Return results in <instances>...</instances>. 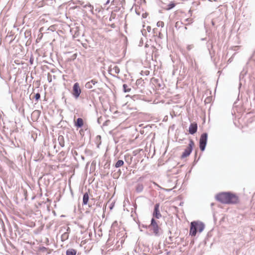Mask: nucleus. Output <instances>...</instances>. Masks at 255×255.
<instances>
[{
	"label": "nucleus",
	"instance_id": "f257e3e1",
	"mask_svg": "<svg viewBox=\"0 0 255 255\" xmlns=\"http://www.w3.org/2000/svg\"><path fill=\"white\" fill-rule=\"evenodd\" d=\"M216 198L223 204H236L239 202V197L231 192L220 193L216 195Z\"/></svg>",
	"mask_w": 255,
	"mask_h": 255
},
{
	"label": "nucleus",
	"instance_id": "f03ea898",
	"mask_svg": "<svg viewBox=\"0 0 255 255\" xmlns=\"http://www.w3.org/2000/svg\"><path fill=\"white\" fill-rule=\"evenodd\" d=\"M205 228V225L202 222L193 221L190 224L189 235L195 236L197 232L201 233Z\"/></svg>",
	"mask_w": 255,
	"mask_h": 255
},
{
	"label": "nucleus",
	"instance_id": "7ed1b4c3",
	"mask_svg": "<svg viewBox=\"0 0 255 255\" xmlns=\"http://www.w3.org/2000/svg\"><path fill=\"white\" fill-rule=\"evenodd\" d=\"M160 229V228L156 221L154 218H152L151 220L150 224L148 225V230H149V231H151L154 236L159 237L160 235L159 233Z\"/></svg>",
	"mask_w": 255,
	"mask_h": 255
},
{
	"label": "nucleus",
	"instance_id": "20e7f679",
	"mask_svg": "<svg viewBox=\"0 0 255 255\" xmlns=\"http://www.w3.org/2000/svg\"><path fill=\"white\" fill-rule=\"evenodd\" d=\"M208 140V133L203 132L200 137L199 139V148L202 151H204L205 149Z\"/></svg>",
	"mask_w": 255,
	"mask_h": 255
},
{
	"label": "nucleus",
	"instance_id": "39448f33",
	"mask_svg": "<svg viewBox=\"0 0 255 255\" xmlns=\"http://www.w3.org/2000/svg\"><path fill=\"white\" fill-rule=\"evenodd\" d=\"M194 146V142L192 139H190L189 140V143L187 147V148L184 150V152L182 153L181 158H184L190 155L192 151L193 150V146Z\"/></svg>",
	"mask_w": 255,
	"mask_h": 255
},
{
	"label": "nucleus",
	"instance_id": "423d86ee",
	"mask_svg": "<svg viewBox=\"0 0 255 255\" xmlns=\"http://www.w3.org/2000/svg\"><path fill=\"white\" fill-rule=\"evenodd\" d=\"M82 92L79 84L75 83L73 86L72 94L75 99H78Z\"/></svg>",
	"mask_w": 255,
	"mask_h": 255
},
{
	"label": "nucleus",
	"instance_id": "0eeeda50",
	"mask_svg": "<svg viewBox=\"0 0 255 255\" xmlns=\"http://www.w3.org/2000/svg\"><path fill=\"white\" fill-rule=\"evenodd\" d=\"M152 216L153 218L158 219L161 217L162 215L159 211V203H156L155 204Z\"/></svg>",
	"mask_w": 255,
	"mask_h": 255
},
{
	"label": "nucleus",
	"instance_id": "6e6552de",
	"mask_svg": "<svg viewBox=\"0 0 255 255\" xmlns=\"http://www.w3.org/2000/svg\"><path fill=\"white\" fill-rule=\"evenodd\" d=\"M197 128L198 126L196 122L191 123L189 128V133L191 134H194L197 132Z\"/></svg>",
	"mask_w": 255,
	"mask_h": 255
},
{
	"label": "nucleus",
	"instance_id": "1a4fd4ad",
	"mask_svg": "<svg viewBox=\"0 0 255 255\" xmlns=\"http://www.w3.org/2000/svg\"><path fill=\"white\" fill-rule=\"evenodd\" d=\"M66 230V232H64L61 237V241L62 242L65 241L69 238V235L70 232V228L68 227L64 228Z\"/></svg>",
	"mask_w": 255,
	"mask_h": 255
},
{
	"label": "nucleus",
	"instance_id": "9d476101",
	"mask_svg": "<svg viewBox=\"0 0 255 255\" xmlns=\"http://www.w3.org/2000/svg\"><path fill=\"white\" fill-rule=\"evenodd\" d=\"M184 23L181 21H178L175 23V27L177 30L181 29L183 31L186 30L187 28L186 25L183 26Z\"/></svg>",
	"mask_w": 255,
	"mask_h": 255
},
{
	"label": "nucleus",
	"instance_id": "9b49d317",
	"mask_svg": "<svg viewBox=\"0 0 255 255\" xmlns=\"http://www.w3.org/2000/svg\"><path fill=\"white\" fill-rule=\"evenodd\" d=\"M98 81L96 80L92 79L85 84V88L88 89H91L93 88V86L96 85Z\"/></svg>",
	"mask_w": 255,
	"mask_h": 255
},
{
	"label": "nucleus",
	"instance_id": "f8f14e48",
	"mask_svg": "<svg viewBox=\"0 0 255 255\" xmlns=\"http://www.w3.org/2000/svg\"><path fill=\"white\" fill-rule=\"evenodd\" d=\"M84 125L83 120L81 118H78L75 122V126L77 128H81Z\"/></svg>",
	"mask_w": 255,
	"mask_h": 255
},
{
	"label": "nucleus",
	"instance_id": "ddd939ff",
	"mask_svg": "<svg viewBox=\"0 0 255 255\" xmlns=\"http://www.w3.org/2000/svg\"><path fill=\"white\" fill-rule=\"evenodd\" d=\"M89 200V196L88 192H85L83 194L82 205H86L88 204Z\"/></svg>",
	"mask_w": 255,
	"mask_h": 255
},
{
	"label": "nucleus",
	"instance_id": "4468645a",
	"mask_svg": "<svg viewBox=\"0 0 255 255\" xmlns=\"http://www.w3.org/2000/svg\"><path fill=\"white\" fill-rule=\"evenodd\" d=\"M153 82L154 84L159 88H163V84L162 83L161 80L157 79H154L153 81Z\"/></svg>",
	"mask_w": 255,
	"mask_h": 255
},
{
	"label": "nucleus",
	"instance_id": "2eb2a0df",
	"mask_svg": "<svg viewBox=\"0 0 255 255\" xmlns=\"http://www.w3.org/2000/svg\"><path fill=\"white\" fill-rule=\"evenodd\" d=\"M135 191L138 193H141L143 190V185L142 183H138L135 187Z\"/></svg>",
	"mask_w": 255,
	"mask_h": 255
},
{
	"label": "nucleus",
	"instance_id": "dca6fc26",
	"mask_svg": "<svg viewBox=\"0 0 255 255\" xmlns=\"http://www.w3.org/2000/svg\"><path fill=\"white\" fill-rule=\"evenodd\" d=\"M84 7L87 9V10L90 12L92 14H95V12L94 11V7L90 3H88L85 5Z\"/></svg>",
	"mask_w": 255,
	"mask_h": 255
},
{
	"label": "nucleus",
	"instance_id": "f3484780",
	"mask_svg": "<svg viewBox=\"0 0 255 255\" xmlns=\"http://www.w3.org/2000/svg\"><path fill=\"white\" fill-rule=\"evenodd\" d=\"M77 250L73 248H70L66 250V255H76Z\"/></svg>",
	"mask_w": 255,
	"mask_h": 255
},
{
	"label": "nucleus",
	"instance_id": "a211bd4d",
	"mask_svg": "<svg viewBox=\"0 0 255 255\" xmlns=\"http://www.w3.org/2000/svg\"><path fill=\"white\" fill-rule=\"evenodd\" d=\"M40 114H41V112L40 111L36 110H34L32 112L31 116L34 118V120H36L39 118V117L40 115Z\"/></svg>",
	"mask_w": 255,
	"mask_h": 255
},
{
	"label": "nucleus",
	"instance_id": "6ab92c4d",
	"mask_svg": "<svg viewBox=\"0 0 255 255\" xmlns=\"http://www.w3.org/2000/svg\"><path fill=\"white\" fill-rule=\"evenodd\" d=\"M58 141L59 142V145L62 147H63L65 145V141H64V138L63 135H60L58 136Z\"/></svg>",
	"mask_w": 255,
	"mask_h": 255
},
{
	"label": "nucleus",
	"instance_id": "aec40b11",
	"mask_svg": "<svg viewBox=\"0 0 255 255\" xmlns=\"http://www.w3.org/2000/svg\"><path fill=\"white\" fill-rule=\"evenodd\" d=\"M124 164V162L123 160H118L115 164L116 168H119L123 166Z\"/></svg>",
	"mask_w": 255,
	"mask_h": 255
},
{
	"label": "nucleus",
	"instance_id": "412c9836",
	"mask_svg": "<svg viewBox=\"0 0 255 255\" xmlns=\"http://www.w3.org/2000/svg\"><path fill=\"white\" fill-rule=\"evenodd\" d=\"M123 91L125 92V93H127V92H129L131 90V89L128 88V85L126 84H124L123 85Z\"/></svg>",
	"mask_w": 255,
	"mask_h": 255
},
{
	"label": "nucleus",
	"instance_id": "4be33fe9",
	"mask_svg": "<svg viewBox=\"0 0 255 255\" xmlns=\"http://www.w3.org/2000/svg\"><path fill=\"white\" fill-rule=\"evenodd\" d=\"M175 6V3L173 2H171L170 3H169L168 4L167 7L166 8V9L167 10H169L172 9L173 7H174Z\"/></svg>",
	"mask_w": 255,
	"mask_h": 255
},
{
	"label": "nucleus",
	"instance_id": "5701e85b",
	"mask_svg": "<svg viewBox=\"0 0 255 255\" xmlns=\"http://www.w3.org/2000/svg\"><path fill=\"white\" fill-rule=\"evenodd\" d=\"M143 83V80L141 78L137 79L136 81V85L137 86H142Z\"/></svg>",
	"mask_w": 255,
	"mask_h": 255
},
{
	"label": "nucleus",
	"instance_id": "b1692460",
	"mask_svg": "<svg viewBox=\"0 0 255 255\" xmlns=\"http://www.w3.org/2000/svg\"><path fill=\"white\" fill-rule=\"evenodd\" d=\"M185 21L187 22V24H185V25H188L190 24H191L193 22V20L191 18H187L185 19Z\"/></svg>",
	"mask_w": 255,
	"mask_h": 255
},
{
	"label": "nucleus",
	"instance_id": "393cba45",
	"mask_svg": "<svg viewBox=\"0 0 255 255\" xmlns=\"http://www.w3.org/2000/svg\"><path fill=\"white\" fill-rule=\"evenodd\" d=\"M40 94L39 93H37L36 94H35L34 98L35 99V100L36 102H37L38 100L40 99Z\"/></svg>",
	"mask_w": 255,
	"mask_h": 255
},
{
	"label": "nucleus",
	"instance_id": "a878e982",
	"mask_svg": "<svg viewBox=\"0 0 255 255\" xmlns=\"http://www.w3.org/2000/svg\"><path fill=\"white\" fill-rule=\"evenodd\" d=\"M139 95L137 94H134L133 96H131V98L135 101V100H137L139 98Z\"/></svg>",
	"mask_w": 255,
	"mask_h": 255
},
{
	"label": "nucleus",
	"instance_id": "bb28decb",
	"mask_svg": "<svg viewBox=\"0 0 255 255\" xmlns=\"http://www.w3.org/2000/svg\"><path fill=\"white\" fill-rule=\"evenodd\" d=\"M38 250H39V251H41V252H44L48 250V248H46L45 247L42 246V247H40L39 248Z\"/></svg>",
	"mask_w": 255,
	"mask_h": 255
},
{
	"label": "nucleus",
	"instance_id": "cd10ccee",
	"mask_svg": "<svg viewBox=\"0 0 255 255\" xmlns=\"http://www.w3.org/2000/svg\"><path fill=\"white\" fill-rule=\"evenodd\" d=\"M164 25V22L163 21H158L157 23V26L158 27L161 26L163 27Z\"/></svg>",
	"mask_w": 255,
	"mask_h": 255
},
{
	"label": "nucleus",
	"instance_id": "c85d7f7f",
	"mask_svg": "<svg viewBox=\"0 0 255 255\" xmlns=\"http://www.w3.org/2000/svg\"><path fill=\"white\" fill-rule=\"evenodd\" d=\"M139 227L140 228V227H141L142 228H145V229H148V225H145L144 224H142V225H140L139 224Z\"/></svg>",
	"mask_w": 255,
	"mask_h": 255
},
{
	"label": "nucleus",
	"instance_id": "c756f323",
	"mask_svg": "<svg viewBox=\"0 0 255 255\" xmlns=\"http://www.w3.org/2000/svg\"><path fill=\"white\" fill-rule=\"evenodd\" d=\"M114 69L115 70V72L116 73H119L120 72V69H119V67L118 66H115L114 67Z\"/></svg>",
	"mask_w": 255,
	"mask_h": 255
},
{
	"label": "nucleus",
	"instance_id": "7c9ffc66",
	"mask_svg": "<svg viewBox=\"0 0 255 255\" xmlns=\"http://www.w3.org/2000/svg\"><path fill=\"white\" fill-rule=\"evenodd\" d=\"M193 45H189L187 46V49L188 50H190L192 48H193Z\"/></svg>",
	"mask_w": 255,
	"mask_h": 255
},
{
	"label": "nucleus",
	"instance_id": "2f4dec72",
	"mask_svg": "<svg viewBox=\"0 0 255 255\" xmlns=\"http://www.w3.org/2000/svg\"><path fill=\"white\" fill-rule=\"evenodd\" d=\"M62 100H63L64 101L65 103L66 102V98H65L64 94H63V96L62 97Z\"/></svg>",
	"mask_w": 255,
	"mask_h": 255
},
{
	"label": "nucleus",
	"instance_id": "473e14b6",
	"mask_svg": "<svg viewBox=\"0 0 255 255\" xmlns=\"http://www.w3.org/2000/svg\"><path fill=\"white\" fill-rule=\"evenodd\" d=\"M210 101V98H207L205 100V103H209Z\"/></svg>",
	"mask_w": 255,
	"mask_h": 255
},
{
	"label": "nucleus",
	"instance_id": "72a5a7b5",
	"mask_svg": "<svg viewBox=\"0 0 255 255\" xmlns=\"http://www.w3.org/2000/svg\"><path fill=\"white\" fill-rule=\"evenodd\" d=\"M110 167V163H106L105 164V168H109Z\"/></svg>",
	"mask_w": 255,
	"mask_h": 255
},
{
	"label": "nucleus",
	"instance_id": "f704fd0d",
	"mask_svg": "<svg viewBox=\"0 0 255 255\" xmlns=\"http://www.w3.org/2000/svg\"><path fill=\"white\" fill-rule=\"evenodd\" d=\"M146 16H147V13H144L142 14V17L143 18H146Z\"/></svg>",
	"mask_w": 255,
	"mask_h": 255
},
{
	"label": "nucleus",
	"instance_id": "c9c22d12",
	"mask_svg": "<svg viewBox=\"0 0 255 255\" xmlns=\"http://www.w3.org/2000/svg\"><path fill=\"white\" fill-rule=\"evenodd\" d=\"M147 30L148 32H150V30H151V27L149 26H148L147 27Z\"/></svg>",
	"mask_w": 255,
	"mask_h": 255
},
{
	"label": "nucleus",
	"instance_id": "e433bc0d",
	"mask_svg": "<svg viewBox=\"0 0 255 255\" xmlns=\"http://www.w3.org/2000/svg\"><path fill=\"white\" fill-rule=\"evenodd\" d=\"M110 0H108L106 3H105V5H107L110 3Z\"/></svg>",
	"mask_w": 255,
	"mask_h": 255
},
{
	"label": "nucleus",
	"instance_id": "4c0bfd02",
	"mask_svg": "<svg viewBox=\"0 0 255 255\" xmlns=\"http://www.w3.org/2000/svg\"><path fill=\"white\" fill-rule=\"evenodd\" d=\"M29 61L30 62V63L32 64L33 63V58H30V60H29Z\"/></svg>",
	"mask_w": 255,
	"mask_h": 255
},
{
	"label": "nucleus",
	"instance_id": "58836bf2",
	"mask_svg": "<svg viewBox=\"0 0 255 255\" xmlns=\"http://www.w3.org/2000/svg\"><path fill=\"white\" fill-rule=\"evenodd\" d=\"M101 118H99L98 119V120H97V122H98V123L99 124H100V120H101Z\"/></svg>",
	"mask_w": 255,
	"mask_h": 255
},
{
	"label": "nucleus",
	"instance_id": "ea45409f",
	"mask_svg": "<svg viewBox=\"0 0 255 255\" xmlns=\"http://www.w3.org/2000/svg\"><path fill=\"white\" fill-rule=\"evenodd\" d=\"M1 226H4V224H3V222H2V221H1Z\"/></svg>",
	"mask_w": 255,
	"mask_h": 255
},
{
	"label": "nucleus",
	"instance_id": "a19ab883",
	"mask_svg": "<svg viewBox=\"0 0 255 255\" xmlns=\"http://www.w3.org/2000/svg\"><path fill=\"white\" fill-rule=\"evenodd\" d=\"M189 13H190V14L191 15V10H189Z\"/></svg>",
	"mask_w": 255,
	"mask_h": 255
},
{
	"label": "nucleus",
	"instance_id": "79ce46f5",
	"mask_svg": "<svg viewBox=\"0 0 255 255\" xmlns=\"http://www.w3.org/2000/svg\"><path fill=\"white\" fill-rule=\"evenodd\" d=\"M206 39V38H202L201 40H205Z\"/></svg>",
	"mask_w": 255,
	"mask_h": 255
},
{
	"label": "nucleus",
	"instance_id": "37998d69",
	"mask_svg": "<svg viewBox=\"0 0 255 255\" xmlns=\"http://www.w3.org/2000/svg\"><path fill=\"white\" fill-rule=\"evenodd\" d=\"M89 207H92V205H89Z\"/></svg>",
	"mask_w": 255,
	"mask_h": 255
},
{
	"label": "nucleus",
	"instance_id": "c03bdc74",
	"mask_svg": "<svg viewBox=\"0 0 255 255\" xmlns=\"http://www.w3.org/2000/svg\"><path fill=\"white\" fill-rule=\"evenodd\" d=\"M126 97H130V96H129V95H127Z\"/></svg>",
	"mask_w": 255,
	"mask_h": 255
},
{
	"label": "nucleus",
	"instance_id": "a18cd8bd",
	"mask_svg": "<svg viewBox=\"0 0 255 255\" xmlns=\"http://www.w3.org/2000/svg\"><path fill=\"white\" fill-rule=\"evenodd\" d=\"M115 223H117V222H116H116H115L113 223V224H115Z\"/></svg>",
	"mask_w": 255,
	"mask_h": 255
}]
</instances>
